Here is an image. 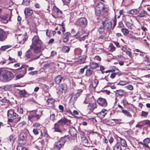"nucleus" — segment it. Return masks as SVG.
Returning a JSON list of instances; mask_svg holds the SVG:
<instances>
[{
	"label": "nucleus",
	"instance_id": "nucleus-1",
	"mask_svg": "<svg viewBox=\"0 0 150 150\" xmlns=\"http://www.w3.org/2000/svg\"><path fill=\"white\" fill-rule=\"evenodd\" d=\"M42 42L38 35H35L32 39V44L30 49L37 53L41 52Z\"/></svg>",
	"mask_w": 150,
	"mask_h": 150
},
{
	"label": "nucleus",
	"instance_id": "nucleus-2",
	"mask_svg": "<svg viewBox=\"0 0 150 150\" xmlns=\"http://www.w3.org/2000/svg\"><path fill=\"white\" fill-rule=\"evenodd\" d=\"M14 76L11 72L5 70L2 73L0 77V81L2 82L8 81L13 78Z\"/></svg>",
	"mask_w": 150,
	"mask_h": 150
},
{
	"label": "nucleus",
	"instance_id": "nucleus-3",
	"mask_svg": "<svg viewBox=\"0 0 150 150\" xmlns=\"http://www.w3.org/2000/svg\"><path fill=\"white\" fill-rule=\"evenodd\" d=\"M108 10V8L106 6L104 5L102 3H100L95 8L96 14L97 16H99L101 11L107 12Z\"/></svg>",
	"mask_w": 150,
	"mask_h": 150
},
{
	"label": "nucleus",
	"instance_id": "nucleus-4",
	"mask_svg": "<svg viewBox=\"0 0 150 150\" xmlns=\"http://www.w3.org/2000/svg\"><path fill=\"white\" fill-rule=\"evenodd\" d=\"M30 137L29 134L22 133L20 135L18 140L19 143L21 145H25L27 144L29 138Z\"/></svg>",
	"mask_w": 150,
	"mask_h": 150
},
{
	"label": "nucleus",
	"instance_id": "nucleus-5",
	"mask_svg": "<svg viewBox=\"0 0 150 150\" xmlns=\"http://www.w3.org/2000/svg\"><path fill=\"white\" fill-rule=\"evenodd\" d=\"M7 116L8 118H12L15 119H17V121H20L21 118V117L15 112L13 109H10L8 111Z\"/></svg>",
	"mask_w": 150,
	"mask_h": 150
},
{
	"label": "nucleus",
	"instance_id": "nucleus-6",
	"mask_svg": "<svg viewBox=\"0 0 150 150\" xmlns=\"http://www.w3.org/2000/svg\"><path fill=\"white\" fill-rule=\"evenodd\" d=\"M41 54V52L37 53L34 52V54H33L30 51H28L26 53V56L28 58H31L32 59H35L39 58Z\"/></svg>",
	"mask_w": 150,
	"mask_h": 150
},
{
	"label": "nucleus",
	"instance_id": "nucleus-7",
	"mask_svg": "<svg viewBox=\"0 0 150 150\" xmlns=\"http://www.w3.org/2000/svg\"><path fill=\"white\" fill-rule=\"evenodd\" d=\"M102 24L105 29H107L108 30H110L112 28L111 20L108 18H105L104 21H102Z\"/></svg>",
	"mask_w": 150,
	"mask_h": 150
},
{
	"label": "nucleus",
	"instance_id": "nucleus-8",
	"mask_svg": "<svg viewBox=\"0 0 150 150\" xmlns=\"http://www.w3.org/2000/svg\"><path fill=\"white\" fill-rule=\"evenodd\" d=\"M70 140V138L68 136H65L62 137L58 141V143L56 145L57 146H59V147H62L65 144L66 142H68Z\"/></svg>",
	"mask_w": 150,
	"mask_h": 150
},
{
	"label": "nucleus",
	"instance_id": "nucleus-9",
	"mask_svg": "<svg viewBox=\"0 0 150 150\" xmlns=\"http://www.w3.org/2000/svg\"><path fill=\"white\" fill-rule=\"evenodd\" d=\"M75 24L79 26H85L87 25V21L85 18H81L76 20Z\"/></svg>",
	"mask_w": 150,
	"mask_h": 150
},
{
	"label": "nucleus",
	"instance_id": "nucleus-10",
	"mask_svg": "<svg viewBox=\"0 0 150 150\" xmlns=\"http://www.w3.org/2000/svg\"><path fill=\"white\" fill-rule=\"evenodd\" d=\"M28 66L25 64L23 65L20 68L18 69V70H22V74H20L16 76V78L17 79H20L27 72V68Z\"/></svg>",
	"mask_w": 150,
	"mask_h": 150
},
{
	"label": "nucleus",
	"instance_id": "nucleus-11",
	"mask_svg": "<svg viewBox=\"0 0 150 150\" xmlns=\"http://www.w3.org/2000/svg\"><path fill=\"white\" fill-rule=\"evenodd\" d=\"M18 35L17 37V39L19 44H24L28 39V35H22L21 34H19Z\"/></svg>",
	"mask_w": 150,
	"mask_h": 150
},
{
	"label": "nucleus",
	"instance_id": "nucleus-12",
	"mask_svg": "<svg viewBox=\"0 0 150 150\" xmlns=\"http://www.w3.org/2000/svg\"><path fill=\"white\" fill-rule=\"evenodd\" d=\"M70 122V121L67 119L65 118H63L59 120L55 124L57 125L60 127L62 128H63V126L67 123Z\"/></svg>",
	"mask_w": 150,
	"mask_h": 150
},
{
	"label": "nucleus",
	"instance_id": "nucleus-13",
	"mask_svg": "<svg viewBox=\"0 0 150 150\" xmlns=\"http://www.w3.org/2000/svg\"><path fill=\"white\" fill-rule=\"evenodd\" d=\"M28 120L31 122L37 120L39 119L33 111L30 112L29 115L28 116Z\"/></svg>",
	"mask_w": 150,
	"mask_h": 150
},
{
	"label": "nucleus",
	"instance_id": "nucleus-14",
	"mask_svg": "<svg viewBox=\"0 0 150 150\" xmlns=\"http://www.w3.org/2000/svg\"><path fill=\"white\" fill-rule=\"evenodd\" d=\"M83 34V33L82 31H79L75 35V37L76 38H79V40L80 41L82 40H83L86 39L87 37V36L86 35H83L82 37H81Z\"/></svg>",
	"mask_w": 150,
	"mask_h": 150
},
{
	"label": "nucleus",
	"instance_id": "nucleus-15",
	"mask_svg": "<svg viewBox=\"0 0 150 150\" xmlns=\"http://www.w3.org/2000/svg\"><path fill=\"white\" fill-rule=\"evenodd\" d=\"M98 103L100 105L105 107L107 105V103L106 100L104 98H99L97 100Z\"/></svg>",
	"mask_w": 150,
	"mask_h": 150
},
{
	"label": "nucleus",
	"instance_id": "nucleus-16",
	"mask_svg": "<svg viewBox=\"0 0 150 150\" xmlns=\"http://www.w3.org/2000/svg\"><path fill=\"white\" fill-rule=\"evenodd\" d=\"M53 10L54 13L57 16V17L59 18L62 16V11L59 9L56 6H54L53 7Z\"/></svg>",
	"mask_w": 150,
	"mask_h": 150
},
{
	"label": "nucleus",
	"instance_id": "nucleus-17",
	"mask_svg": "<svg viewBox=\"0 0 150 150\" xmlns=\"http://www.w3.org/2000/svg\"><path fill=\"white\" fill-rule=\"evenodd\" d=\"M58 89L61 92H65L67 89V85L65 83L61 84L58 86Z\"/></svg>",
	"mask_w": 150,
	"mask_h": 150
},
{
	"label": "nucleus",
	"instance_id": "nucleus-18",
	"mask_svg": "<svg viewBox=\"0 0 150 150\" xmlns=\"http://www.w3.org/2000/svg\"><path fill=\"white\" fill-rule=\"evenodd\" d=\"M88 110L90 112L92 111L97 108V104L96 102L89 103L88 105Z\"/></svg>",
	"mask_w": 150,
	"mask_h": 150
},
{
	"label": "nucleus",
	"instance_id": "nucleus-19",
	"mask_svg": "<svg viewBox=\"0 0 150 150\" xmlns=\"http://www.w3.org/2000/svg\"><path fill=\"white\" fill-rule=\"evenodd\" d=\"M69 132L72 136L73 137H76V136L77 132L74 127H70Z\"/></svg>",
	"mask_w": 150,
	"mask_h": 150
},
{
	"label": "nucleus",
	"instance_id": "nucleus-20",
	"mask_svg": "<svg viewBox=\"0 0 150 150\" xmlns=\"http://www.w3.org/2000/svg\"><path fill=\"white\" fill-rule=\"evenodd\" d=\"M107 110L105 109H103L101 111L97 114V116L99 117L102 118L104 117L106 114Z\"/></svg>",
	"mask_w": 150,
	"mask_h": 150
},
{
	"label": "nucleus",
	"instance_id": "nucleus-21",
	"mask_svg": "<svg viewBox=\"0 0 150 150\" xmlns=\"http://www.w3.org/2000/svg\"><path fill=\"white\" fill-rule=\"evenodd\" d=\"M18 94L22 98L26 97L29 95V94L25 90H19Z\"/></svg>",
	"mask_w": 150,
	"mask_h": 150
},
{
	"label": "nucleus",
	"instance_id": "nucleus-22",
	"mask_svg": "<svg viewBox=\"0 0 150 150\" xmlns=\"http://www.w3.org/2000/svg\"><path fill=\"white\" fill-rule=\"evenodd\" d=\"M6 38V33L3 30L0 28V41L4 40Z\"/></svg>",
	"mask_w": 150,
	"mask_h": 150
},
{
	"label": "nucleus",
	"instance_id": "nucleus-23",
	"mask_svg": "<svg viewBox=\"0 0 150 150\" xmlns=\"http://www.w3.org/2000/svg\"><path fill=\"white\" fill-rule=\"evenodd\" d=\"M71 35L69 32H67L64 35L63 38V41L64 43H67L69 40V37Z\"/></svg>",
	"mask_w": 150,
	"mask_h": 150
},
{
	"label": "nucleus",
	"instance_id": "nucleus-24",
	"mask_svg": "<svg viewBox=\"0 0 150 150\" xmlns=\"http://www.w3.org/2000/svg\"><path fill=\"white\" fill-rule=\"evenodd\" d=\"M10 18L9 15H4L1 16L0 18L1 20V21L4 23H8V17Z\"/></svg>",
	"mask_w": 150,
	"mask_h": 150
},
{
	"label": "nucleus",
	"instance_id": "nucleus-25",
	"mask_svg": "<svg viewBox=\"0 0 150 150\" xmlns=\"http://www.w3.org/2000/svg\"><path fill=\"white\" fill-rule=\"evenodd\" d=\"M115 93L116 94L121 96H125L127 94L126 92L124 90L122 89L117 90Z\"/></svg>",
	"mask_w": 150,
	"mask_h": 150
},
{
	"label": "nucleus",
	"instance_id": "nucleus-26",
	"mask_svg": "<svg viewBox=\"0 0 150 150\" xmlns=\"http://www.w3.org/2000/svg\"><path fill=\"white\" fill-rule=\"evenodd\" d=\"M81 141L83 144L85 146H88V140L86 137H81Z\"/></svg>",
	"mask_w": 150,
	"mask_h": 150
},
{
	"label": "nucleus",
	"instance_id": "nucleus-27",
	"mask_svg": "<svg viewBox=\"0 0 150 150\" xmlns=\"http://www.w3.org/2000/svg\"><path fill=\"white\" fill-rule=\"evenodd\" d=\"M53 129H54V131L55 132H58L59 133L62 132V128L59 126L57 125H56L55 124H54Z\"/></svg>",
	"mask_w": 150,
	"mask_h": 150
},
{
	"label": "nucleus",
	"instance_id": "nucleus-28",
	"mask_svg": "<svg viewBox=\"0 0 150 150\" xmlns=\"http://www.w3.org/2000/svg\"><path fill=\"white\" fill-rule=\"evenodd\" d=\"M58 113V112L55 111L54 112L51 114L50 116V119L53 121H54L56 120L55 117L57 116Z\"/></svg>",
	"mask_w": 150,
	"mask_h": 150
},
{
	"label": "nucleus",
	"instance_id": "nucleus-29",
	"mask_svg": "<svg viewBox=\"0 0 150 150\" xmlns=\"http://www.w3.org/2000/svg\"><path fill=\"white\" fill-rule=\"evenodd\" d=\"M33 13V10L28 8H25L24 11V13L26 16H30Z\"/></svg>",
	"mask_w": 150,
	"mask_h": 150
},
{
	"label": "nucleus",
	"instance_id": "nucleus-30",
	"mask_svg": "<svg viewBox=\"0 0 150 150\" xmlns=\"http://www.w3.org/2000/svg\"><path fill=\"white\" fill-rule=\"evenodd\" d=\"M33 112L37 116V117L38 119L40 118L41 116L42 113V112L41 110H37L36 111H33Z\"/></svg>",
	"mask_w": 150,
	"mask_h": 150
},
{
	"label": "nucleus",
	"instance_id": "nucleus-31",
	"mask_svg": "<svg viewBox=\"0 0 150 150\" xmlns=\"http://www.w3.org/2000/svg\"><path fill=\"white\" fill-rule=\"evenodd\" d=\"M63 78V77H62L61 75L57 76L55 79V81L56 83L57 84H59Z\"/></svg>",
	"mask_w": 150,
	"mask_h": 150
},
{
	"label": "nucleus",
	"instance_id": "nucleus-32",
	"mask_svg": "<svg viewBox=\"0 0 150 150\" xmlns=\"http://www.w3.org/2000/svg\"><path fill=\"white\" fill-rule=\"evenodd\" d=\"M139 11L137 9H132L127 11V13L129 14L132 15H136L139 13Z\"/></svg>",
	"mask_w": 150,
	"mask_h": 150
},
{
	"label": "nucleus",
	"instance_id": "nucleus-33",
	"mask_svg": "<svg viewBox=\"0 0 150 150\" xmlns=\"http://www.w3.org/2000/svg\"><path fill=\"white\" fill-rule=\"evenodd\" d=\"M62 52L64 53H68L69 51L70 48L68 46H64L62 47Z\"/></svg>",
	"mask_w": 150,
	"mask_h": 150
},
{
	"label": "nucleus",
	"instance_id": "nucleus-34",
	"mask_svg": "<svg viewBox=\"0 0 150 150\" xmlns=\"http://www.w3.org/2000/svg\"><path fill=\"white\" fill-rule=\"evenodd\" d=\"M121 112L123 113L125 115L127 116V117L131 118L132 117V115L130 113L126 110H122V111H121Z\"/></svg>",
	"mask_w": 150,
	"mask_h": 150
},
{
	"label": "nucleus",
	"instance_id": "nucleus-35",
	"mask_svg": "<svg viewBox=\"0 0 150 150\" xmlns=\"http://www.w3.org/2000/svg\"><path fill=\"white\" fill-rule=\"evenodd\" d=\"M148 15L147 12L144 10L142 11L138 15V16L140 17H145Z\"/></svg>",
	"mask_w": 150,
	"mask_h": 150
},
{
	"label": "nucleus",
	"instance_id": "nucleus-36",
	"mask_svg": "<svg viewBox=\"0 0 150 150\" xmlns=\"http://www.w3.org/2000/svg\"><path fill=\"white\" fill-rule=\"evenodd\" d=\"M113 149L114 150H122L120 144L117 143L115 145L113 146Z\"/></svg>",
	"mask_w": 150,
	"mask_h": 150
},
{
	"label": "nucleus",
	"instance_id": "nucleus-37",
	"mask_svg": "<svg viewBox=\"0 0 150 150\" xmlns=\"http://www.w3.org/2000/svg\"><path fill=\"white\" fill-rule=\"evenodd\" d=\"M91 69H87L86 71V73L85 74V75L89 77L93 73V71Z\"/></svg>",
	"mask_w": 150,
	"mask_h": 150
},
{
	"label": "nucleus",
	"instance_id": "nucleus-38",
	"mask_svg": "<svg viewBox=\"0 0 150 150\" xmlns=\"http://www.w3.org/2000/svg\"><path fill=\"white\" fill-rule=\"evenodd\" d=\"M79 86L80 87H82V88L83 89L81 88V91H80V92H77V93H76L74 95H75V96H77L78 97H79L80 95V94H81V93L82 92V90H83V89H84V88L83 87L84 86L83 85H82V84H81V83H80L79 84Z\"/></svg>",
	"mask_w": 150,
	"mask_h": 150
},
{
	"label": "nucleus",
	"instance_id": "nucleus-39",
	"mask_svg": "<svg viewBox=\"0 0 150 150\" xmlns=\"http://www.w3.org/2000/svg\"><path fill=\"white\" fill-rule=\"evenodd\" d=\"M99 82L98 80L96 79H94V80L92 82V86L93 87L95 88L97 86Z\"/></svg>",
	"mask_w": 150,
	"mask_h": 150
},
{
	"label": "nucleus",
	"instance_id": "nucleus-40",
	"mask_svg": "<svg viewBox=\"0 0 150 150\" xmlns=\"http://www.w3.org/2000/svg\"><path fill=\"white\" fill-rule=\"evenodd\" d=\"M98 64L95 62H91L90 63V66L91 69H95L98 67Z\"/></svg>",
	"mask_w": 150,
	"mask_h": 150
},
{
	"label": "nucleus",
	"instance_id": "nucleus-41",
	"mask_svg": "<svg viewBox=\"0 0 150 150\" xmlns=\"http://www.w3.org/2000/svg\"><path fill=\"white\" fill-rule=\"evenodd\" d=\"M120 143L121 145L123 147H126L127 146V143L126 141L124 139L120 138Z\"/></svg>",
	"mask_w": 150,
	"mask_h": 150
},
{
	"label": "nucleus",
	"instance_id": "nucleus-42",
	"mask_svg": "<svg viewBox=\"0 0 150 150\" xmlns=\"http://www.w3.org/2000/svg\"><path fill=\"white\" fill-rule=\"evenodd\" d=\"M12 87L11 85H7L4 86L3 88L5 91H10L12 90Z\"/></svg>",
	"mask_w": 150,
	"mask_h": 150
},
{
	"label": "nucleus",
	"instance_id": "nucleus-43",
	"mask_svg": "<svg viewBox=\"0 0 150 150\" xmlns=\"http://www.w3.org/2000/svg\"><path fill=\"white\" fill-rule=\"evenodd\" d=\"M121 31L125 35H127L129 33V30L126 28H122Z\"/></svg>",
	"mask_w": 150,
	"mask_h": 150
},
{
	"label": "nucleus",
	"instance_id": "nucleus-44",
	"mask_svg": "<svg viewBox=\"0 0 150 150\" xmlns=\"http://www.w3.org/2000/svg\"><path fill=\"white\" fill-rule=\"evenodd\" d=\"M15 139V138L13 135H11L9 137V141L12 144H13L14 142Z\"/></svg>",
	"mask_w": 150,
	"mask_h": 150
},
{
	"label": "nucleus",
	"instance_id": "nucleus-45",
	"mask_svg": "<svg viewBox=\"0 0 150 150\" xmlns=\"http://www.w3.org/2000/svg\"><path fill=\"white\" fill-rule=\"evenodd\" d=\"M105 31V29L103 26L100 27L98 30V31L100 34H102Z\"/></svg>",
	"mask_w": 150,
	"mask_h": 150
},
{
	"label": "nucleus",
	"instance_id": "nucleus-46",
	"mask_svg": "<svg viewBox=\"0 0 150 150\" xmlns=\"http://www.w3.org/2000/svg\"><path fill=\"white\" fill-rule=\"evenodd\" d=\"M128 83L125 81H120L119 83L117 84V85L121 86H124Z\"/></svg>",
	"mask_w": 150,
	"mask_h": 150
},
{
	"label": "nucleus",
	"instance_id": "nucleus-47",
	"mask_svg": "<svg viewBox=\"0 0 150 150\" xmlns=\"http://www.w3.org/2000/svg\"><path fill=\"white\" fill-rule=\"evenodd\" d=\"M55 101V100L52 98H50L48 99L47 102L48 104H53L54 103Z\"/></svg>",
	"mask_w": 150,
	"mask_h": 150
},
{
	"label": "nucleus",
	"instance_id": "nucleus-48",
	"mask_svg": "<svg viewBox=\"0 0 150 150\" xmlns=\"http://www.w3.org/2000/svg\"><path fill=\"white\" fill-rule=\"evenodd\" d=\"M22 3L23 5L28 6L30 4V0H23Z\"/></svg>",
	"mask_w": 150,
	"mask_h": 150
},
{
	"label": "nucleus",
	"instance_id": "nucleus-49",
	"mask_svg": "<svg viewBox=\"0 0 150 150\" xmlns=\"http://www.w3.org/2000/svg\"><path fill=\"white\" fill-rule=\"evenodd\" d=\"M57 143H58V141L55 142L54 148L53 150H59L61 148L59 147V146H56L57 144Z\"/></svg>",
	"mask_w": 150,
	"mask_h": 150
},
{
	"label": "nucleus",
	"instance_id": "nucleus-50",
	"mask_svg": "<svg viewBox=\"0 0 150 150\" xmlns=\"http://www.w3.org/2000/svg\"><path fill=\"white\" fill-rule=\"evenodd\" d=\"M17 112L20 114H22L23 113V108L21 107H18L17 108Z\"/></svg>",
	"mask_w": 150,
	"mask_h": 150
},
{
	"label": "nucleus",
	"instance_id": "nucleus-51",
	"mask_svg": "<svg viewBox=\"0 0 150 150\" xmlns=\"http://www.w3.org/2000/svg\"><path fill=\"white\" fill-rule=\"evenodd\" d=\"M61 27V30L64 33L65 31V28H64V24L63 23V22L62 24L59 25Z\"/></svg>",
	"mask_w": 150,
	"mask_h": 150
},
{
	"label": "nucleus",
	"instance_id": "nucleus-52",
	"mask_svg": "<svg viewBox=\"0 0 150 150\" xmlns=\"http://www.w3.org/2000/svg\"><path fill=\"white\" fill-rule=\"evenodd\" d=\"M17 150H28L22 146H18L17 148Z\"/></svg>",
	"mask_w": 150,
	"mask_h": 150
},
{
	"label": "nucleus",
	"instance_id": "nucleus-53",
	"mask_svg": "<svg viewBox=\"0 0 150 150\" xmlns=\"http://www.w3.org/2000/svg\"><path fill=\"white\" fill-rule=\"evenodd\" d=\"M112 20L113 22V25L112 28V29H113L116 25L117 19L115 16L114 18H113Z\"/></svg>",
	"mask_w": 150,
	"mask_h": 150
},
{
	"label": "nucleus",
	"instance_id": "nucleus-54",
	"mask_svg": "<svg viewBox=\"0 0 150 150\" xmlns=\"http://www.w3.org/2000/svg\"><path fill=\"white\" fill-rule=\"evenodd\" d=\"M40 124L38 122H36L34 123L33 126L34 127H36L37 128H39L40 127Z\"/></svg>",
	"mask_w": 150,
	"mask_h": 150
},
{
	"label": "nucleus",
	"instance_id": "nucleus-55",
	"mask_svg": "<svg viewBox=\"0 0 150 150\" xmlns=\"http://www.w3.org/2000/svg\"><path fill=\"white\" fill-rule=\"evenodd\" d=\"M124 25L122 21H120L119 22L118 25L117 26V27L123 28H122L124 27Z\"/></svg>",
	"mask_w": 150,
	"mask_h": 150
},
{
	"label": "nucleus",
	"instance_id": "nucleus-56",
	"mask_svg": "<svg viewBox=\"0 0 150 150\" xmlns=\"http://www.w3.org/2000/svg\"><path fill=\"white\" fill-rule=\"evenodd\" d=\"M50 66V64H46L44 65L43 67V69H48Z\"/></svg>",
	"mask_w": 150,
	"mask_h": 150
},
{
	"label": "nucleus",
	"instance_id": "nucleus-57",
	"mask_svg": "<svg viewBox=\"0 0 150 150\" xmlns=\"http://www.w3.org/2000/svg\"><path fill=\"white\" fill-rule=\"evenodd\" d=\"M125 87L127 89L130 90H132L133 89V86L131 85H129L128 86H126Z\"/></svg>",
	"mask_w": 150,
	"mask_h": 150
},
{
	"label": "nucleus",
	"instance_id": "nucleus-58",
	"mask_svg": "<svg viewBox=\"0 0 150 150\" xmlns=\"http://www.w3.org/2000/svg\"><path fill=\"white\" fill-rule=\"evenodd\" d=\"M109 47L110 48V51H113L115 50V48L114 46L112 45L111 44L109 46Z\"/></svg>",
	"mask_w": 150,
	"mask_h": 150
},
{
	"label": "nucleus",
	"instance_id": "nucleus-59",
	"mask_svg": "<svg viewBox=\"0 0 150 150\" xmlns=\"http://www.w3.org/2000/svg\"><path fill=\"white\" fill-rule=\"evenodd\" d=\"M38 73L37 71H30L29 73V74L30 75H31L33 76L34 75L37 74Z\"/></svg>",
	"mask_w": 150,
	"mask_h": 150
},
{
	"label": "nucleus",
	"instance_id": "nucleus-60",
	"mask_svg": "<svg viewBox=\"0 0 150 150\" xmlns=\"http://www.w3.org/2000/svg\"><path fill=\"white\" fill-rule=\"evenodd\" d=\"M9 47L8 45H5L1 47V50H4Z\"/></svg>",
	"mask_w": 150,
	"mask_h": 150
},
{
	"label": "nucleus",
	"instance_id": "nucleus-61",
	"mask_svg": "<svg viewBox=\"0 0 150 150\" xmlns=\"http://www.w3.org/2000/svg\"><path fill=\"white\" fill-rule=\"evenodd\" d=\"M143 125H150V121L148 120H146L143 122L142 123Z\"/></svg>",
	"mask_w": 150,
	"mask_h": 150
},
{
	"label": "nucleus",
	"instance_id": "nucleus-62",
	"mask_svg": "<svg viewBox=\"0 0 150 150\" xmlns=\"http://www.w3.org/2000/svg\"><path fill=\"white\" fill-rule=\"evenodd\" d=\"M150 141V139L149 138H146L144 140V143L145 144H147Z\"/></svg>",
	"mask_w": 150,
	"mask_h": 150
},
{
	"label": "nucleus",
	"instance_id": "nucleus-63",
	"mask_svg": "<svg viewBox=\"0 0 150 150\" xmlns=\"http://www.w3.org/2000/svg\"><path fill=\"white\" fill-rule=\"evenodd\" d=\"M33 133L35 135H38L39 134V132L37 129H34L33 130Z\"/></svg>",
	"mask_w": 150,
	"mask_h": 150
},
{
	"label": "nucleus",
	"instance_id": "nucleus-64",
	"mask_svg": "<svg viewBox=\"0 0 150 150\" xmlns=\"http://www.w3.org/2000/svg\"><path fill=\"white\" fill-rule=\"evenodd\" d=\"M78 97L77 96H76L74 95L71 97V99H73L74 101H75L77 98Z\"/></svg>",
	"mask_w": 150,
	"mask_h": 150
}]
</instances>
